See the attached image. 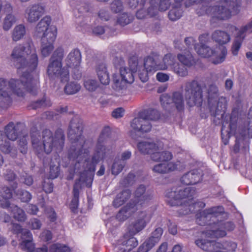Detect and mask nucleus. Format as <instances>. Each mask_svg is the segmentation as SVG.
<instances>
[{
	"instance_id": "nucleus-22",
	"label": "nucleus",
	"mask_w": 252,
	"mask_h": 252,
	"mask_svg": "<svg viewBox=\"0 0 252 252\" xmlns=\"http://www.w3.org/2000/svg\"><path fill=\"white\" fill-rule=\"evenodd\" d=\"M174 57L171 54H166L163 58V62L166 64L167 68L170 66L173 72L181 77H185L188 75L187 67L183 64L174 62Z\"/></svg>"
},
{
	"instance_id": "nucleus-21",
	"label": "nucleus",
	"mask_w": 252,
	"mask_h": 252,
	"mask_svg": "<svg viewBox=\"0 0 252 252\" xmlns=\"http://www.w3.org/2000/svg\"><path fill=\"white\" fill-rule=\"evenodd\" d=\"M159 55L157 54L152 53L144 59V66L146 71L150 74H153L159 70L167 69L166 64L159 63Z\"/></svg>"
},
{
	"instance_id": "nucleus-24",
	"label": "nucleus",
	"mask_w": 252,
	"mask_h": 252,
	"mask_svg": "<svg viewBox=\"0 0 252 252\" xmlns=\"http://www.w3.org/2000/svg\"><path fill=\"white\" fill-rule=\"evenodd\" d=\"M45 7L40 4H33L29 5L26 10L27 20L30 23L37 21L43 15Z\"/></svg>"
},
{
	"instance_id": "nucleus-4",
	"label": "nucleus",
	"mask_w": 252,
	"mask_h": 252,
	"mask_svg": "<svg viewBox=\"0 0 252 252\" xmlns=\"http://www.w3.org/2000/svg\"><path fill=\"white\" fill-rule=\"evenodd\" d=\"M195 194V189L191 187L184 189L174 187L166 193V202L170 206H181V208L178 210L179 214L186 215L200 211L205 207V203L202 201L194 202Z\"/></svg>"
},
{
	"instance_id": "nucleus-61",
	"label": "nucleus",
	"mask_w": 252,
	"mask_h": 252,
	"mask_svg": "<svg viewBox=\"0 0 252 252\" xmlns=\"http://www.w3.org/2000/svg\"><path fill=\"white\" fill-rule=\"evenodd\" d=\"M157 80L160 82H165L169 80V76L166 73L158 72L156 75Z\"/></svg>"
},
{
	"instance_id": "nucleus-52",
	"label": "nucleus",
	"mask_w": 252,
	"mask_h": 252,
	"mask_svg": "<svg viewBox=\"0 0 252 252\" xmlns=\"http://www.w3.org/2000/svg\"><path fill=\"white\" fill-rule=\"evenodd\" d=\"M163 232V229L161 227H158L152 232L150 237L158 242L162 235Z\"/></svg>"
},
{
	"instance_id": "nucleus-23",
	"label": "nucleus",
	"mask_w": 252,
	"mask_h": 252,
	"mask_svg": "<svg viewBox=\"0 0 252 252\" xmlns=\"http://www.w3.org/2000/svg\"><path fill=\"white\" fill-rule=\"evenodd\" d=\"M129 63V68L121 67L120 72L122 81H125L127 83L131 84L134 80V73L137 71L138 62L130 60Z\"/></svg>"
},
{
	"instance_id": "nucleus-58",
	"label": "nucleus",
	"mask_w": 252,
	"mask_h": 252,
	"mask_svg": "<svg viewBox=\"0 0 252 252\" xmlns=\"http://www.w3.org/2000/svg\"><path fill=\"white\" fill-rule=\"evenodd\" d=\"M42 239L45 242H48L52 239V233L51 231L45 230L41 234Z\"/></svg>"
},
{
	"instance_id": "nucleus-19",
	"label": "nucleus",
	"mask_w": 252,
	"mask_h": 252,
	"mask_svg": "<svg viewBox=\"0 0 252 252\" xmlns=\"http://www.w3.org/2000/svg\"><path fill=\"white\" fill-rule=\"evenodd\" d=\"M197 246L203 250H208L209 245H214L218 249H221L227 252H235L237 248V244L233 242H223L222 243L215 241L207 239H198L195 240Z\"/></svg>"
},
{
	"instance_id": "nucleus-25",
	"label": "nucleus",
	"mask_w": 252,
	"mask_h": 252,
	"mask_svg": "<svg viewBox=\"0 0 252 252\" xmlns=\"http://www.w3.org/2000/svg\"><path fill=\"white\" fill-rule=\"evenodd\" d=\"M202 177L203 175L198 169H194L184 174L181 178V182L185 185H195L202 180Z\"/></svg>"
},
{
	"instance_id": "nucleus-26",
	"label": "nucleus",
	"mask_w": 252,
	"mask_h": 252,
	"mask_svg": "<svg viewBox=\"0 0 252 252\" xmlns=\"http://www.w3.org/2000/svg\"><path fill=\"white\" fill-rule=\"evenodd\" d=\"M56 39L55 33H51L49 38L42 37L41 52L43 57H46L54 49V43Z\"/></svg>"
},
{
	"instance_id": "nucleus-7",
	"label": "nucleus",
	"mask_w": 252,
	"mask_h": 252,
	"mask_svg": "<svg viewBox=\"0 0 252 252\" xmlns=\"http://www.w3.org/2000/svg\"><path fill=\"white\" fill-rule=\"evenodd\" d=\"M242 0H224L221 1V5L207 6L203 5L196 10V14L199 16L207 15L211 16V23L215 22L216 20H226L232 15H236L240 11Z\"/></svg>"
},
{
	"instance_id": "nucleus-62",
	"label": "nucleus",
	"mask_w": 252,
	"mask_h": 252,
	"mask_svg": "<svg viewBox=\"0 0 252 252\" xmlns=\"http://www.w3.org/2000/svg\"><path fill=\"white\" fill-rule=\"evenodd\" d=\"M21 234V238L23 241H25L26 240H33L32 235L29 230L24 229Z\"/></svg>"
},
{
	"instance_id": "nucleus-47",
	"label": "nucleus",
	"mask_w": 252,
	"mask_h": 252,
	"mask_svg": "<svg viewBox=\"0 0 252 252\" xmlns=\"http://www.w3.org/2000/svg\"><path fill=\"white\" fill-rule=\"evenodd\" d=\"M84 86L89 91H94L97 87V83L95 80L87 79L84 81Z\"/></svg>"
},
{
	"instance_id": "nucleus-36",
	"label": "nucleus",
	"mask_w": 252,
	"mask_h": 252,
	"mask_svg": "<svg viewBox=\"0 0 252 252\" xmlns=\"http://www.w3.org/2000/svg\"><path fill=\"white\" fill-rule=\"evenodd\" d=\"M26 33V29L25 26L22 24H20L16 26L12 32V37L14 41H17L20 40Z\"/></svg>"
},
{
	"instance_id": "nucleus-37",
	"label": "nucleus",
	"mask_w": 252,
	"mask_h": 252,
	"mask_svg": "<svg viewBox=\"0 0 252 252\" xmlns=\"http://www.w3.org/2000/svg\"><path fill=\"white\" fill-rule=\"evenodd\" d=\"M133 236H131L130 238L123 242V246L125 247L123 249L124 252H128L138 245V241Z\"/></svg>"
},
{
	"instance_id": "nucleus-3",
	"label": "nucleus",
	"mask_w": 252,
	"mask_h": 252,
	"mask_svg": "<svg viewBox=\"0 0 252 252\" xmlns=\"http://www.w3.org/2000/svg\"><path fill=\"white\" fill-rule=\"evenodd\" d=\"M30 133L33 150L40 159L43 158L44 154L48 155L53 150L57 153H60L63 149L65 135L62 128H58L54 135L50 129H44L42 132V141L40 139V132L36 126L31 127Z\"/></svg>"
},
{
	"instance_id": "nucleus-27",
	"label": "nucleus",
	"mask_w": 252,
	"mask_h": 252,
	"mask_svg": "<svg viewBox=\"0 0 252 252\" xmlns=\"http://www.w3.org/2000/svg\"><path fill=\"white\" fill-rule=\"evenodd\" d=\"M169 160H170L160 161L162 162V163L154 166L153 169V171L156 173L165 174L176 170L177 169L178 164L173 162H169Z\"/></svg>"
},
{
	"instance_id": "nucleus-64",
	"label": "nucleus",
	"mask_w": 252,
	"mask_h": 252,
	"mask_svg": "<svg viewBox=\"0 0 252 252\" xmlns=\"http://www.w3.org/2000/svg\"><path fill=\"white\" fill-rule=\"evenodd\" d=\"M28 213L31 215H36L39 211L38 208L35 205L30 204L27 209Z\"/></svg>"
},
{
	"instance_id": "nucleus-30",
	"label": "nucleus",
	"mask_w": 252,
	"mask_h": 252,
	"mask_svg": "<svg viewBox=\"0 0 252 252\" xmlns=\"http://www.w3.org/2000/svg\"><path fill=\"white\" fill-rule=\"evenodd\" d=\"M96 71L100 83L105 85L109 84L110 78L106 64L103 63L98 64L96 68Z\"/></svg>"
},
{
	"instance_id": "nucleus-56",
	"label": "nucleus",
	"mask_w": 252,
	"mask_h": 252,
	"mask_svg": "<svg viewBox=\"0 0 252 252\" xmlns=\"http://www.w3.org/2000/svg\"><path fill=\"white\" fill-rule=\"evenodd\" d=\"M29 224L32 229H39L41 226V222L40 220L36 218L31 219Z\"/></svg>"
},
{
	"instance_id": "nucleus-34",
	"label": "nucleus",
	"mask_w": 252,
	"mask_h": 252,
	"mask_svg": "<svg viewBox=\"0 0 252 252\" xmlns=\"http://www.w3.org/2000/svg\"><path fill=\"white\" fill-rule=\"evenodd\" d=\"M52 103L49 99H47L45 96L40 99L35 101L32 102L30 105L28 106V109L36 110L39 108H43L51 106Z\"/></svg>"
},
{
	"instance_id": "nucleus-63",
	"label": "nucleus",
	"mask_w": 252,
	"mask_h": 252,
	"mask_svg": "<svg viewBox=\"0 0 252 252\" xmlns=\"http://www.w3.org/2000/svg\"><path fill=\"white\" fill-rule=\"evenodd\" d=\"M219 90L216 85L212 84L209 85L208 89V94L209 95H217L218 94Z\"/></svg>"
},
{
	"instance_id": "nucleus-11",
	"label": "nucleus",
	"mask_w": 252,
	"mask_h": 252,
	"mask_svg": "<svg viewBox=\"0 0 252 252\" xmlns=\"http://www.w3.org/2000/svg\"><path fill=\"white\" fill-rule=\"evenodd\" d=\"M159 118L160 114L158 110L152 108L144 109L139 112L138 117L132 120L131 126L135 131L148 132L152 128V125L149 121H156Z\"/></svg>"
},
{
	"instance_id": "nucleus-35",
	"label": "nucleus",
	"mask_w": 252,
	"mask_h": 252,
	"mask_svg": "<svg viewBox=\"0 0 252 252\" xmlns=\"http://www.w3.org/2000/svg\"><path fill=\"white\" fill-rule=\"evenodd\" d=\"M158 243L154 239L149 237L139 246L136 252H148Z\"/></svg>"
},
{
	"instance_id": "nucleus-1",
	"label": "nucleus",
	"mask_w": 252,
	"mask_h": 252,
	"mask_svg": "<svg viewBox=\"0 0 252 252\" xmlns=\"http://www.w3.org/2000/svg\"><path fill=\"white\" fill-rule=\"evenodd\" d=\"M11 58L18 73L21 69L25 71L20 79H6L0 78V107L6 109L12 102L11 91L18 97H24L27 92L35 95L39 84V72L36 68L38 59L32 41L24 45L19 44L12 51Z\"/></svg>"
},
{
	"instance_id": "nucleus-15",
	"label": "nucleus",
	"mask_w": 252,
	"mask_h": 252,
	"mask_svg": "<svg viewBox=\"0 0 252 252\" xmlns=\"http://www.w3.org/2000/svg\"><path fill=\"white\" fill-rule=\"evenodd\" d=\"M197 53L203 58L212 57V63L215 64L222 63L225 59L227 51L225 47H222L220 53L218 55L215 50L211 48L205 44L195 45Z\"/></svg>"
},
{
	"instance_id": "nucleus-40",
	"label": "nucleus",
	"mask_w": 252,
	"mask_h": 252,
	"mask_svg": "<svg viewBox=\"0 0 252 252\" xmlns=\"http://www.w3.org/2000/svg\"><path fill=\"white\" fill-rule=\"evenodd\" d=\"M16 195L23 202H28L32 199V195L29 191L24 189H18L15 191Z\"/></svg>"
},
{
	"instance_id": "nucleus-44",
	"label": "nucleus",
	"mask_w": 252,
	"mask_h": 252,
	"mask_svg": "<svg viewBox=\"0 0 252 252\" xmlns=\"http://www.w3.org/2000/svg\"><path fill=\"white\" fill-rule=\"evenodd\" d=\"M132 19V16H129L127 13H124L118 18L117 23L122 26H125L130 23Z\"/></svg>"
},
{
	"instance_id": "nucleus-50",
	"label": "nucleus",
	"mask_w": 252,
	"mask_h": 252,
	"mask_svg": "<svg viewBox=\"0 0 252 252\" xmlns=\"http://www.w3.org/2000/svg\"><path fill=\"white\" fill-rule=\"evenodd\" d=\"M60 167L59 165H50L49 179H54L57 178L60 174Z\"/></svg>"
},
{
	"instance_id": "nucleus-57",
	"label": "nucleus",
	"mask_w": 252,
	"mask_h": 252,
	"mask_svg": "<svg viewBox=\"0 0 252 252\" xmlns=\"http://www.w3.org/2000/svg\"><path fill=\"white\" fill-rule=\"evenodd\" d=\"M79 205V200L75 199H72L71 202L69 204V209L72 213L74 214L78 213V208Z\"/></svg>"
},
{
	"instance_id": "nucleus-17",
	"label": "nucleus",
	"mask_w": 252,
	"mask_h": 252,
	"mask_svg": "<svg viewBox=\"0 0 252 252\" xmlns=\"http://www.w3.org/2000/svg\"><path fill=\"white\" fill-rule=\"evenodd\" d=\"M228 28L229 31L232 32H237L231 49L232 54L234 56H237L242 43L246 37L247 31L252 28V20L247 25L241 27L240 29L234 25H230Z\"/></svg>"
},
{
	"instance_id": "nucleus-60",
	"label": "nucleus",
	"mask_w": 252,
	"mask_h": 252,
	"mask_svg": "<svg viewBox=\"0 0 252 252\" xmlns=\"http://www.w3.org/2000/svg\"><path fill=\"white\" fill-rule=\"evenodd\" d=\"M4 177L6 180L9 182H12L15 180L16 175L13 171L11 170H7L6 171V173L4 174Z\"/></svg>"
},
{
	"instance_id": "nucleus-41",
	"label": "nucleus",
	"mask_w": 252,
	"mask_h": 252,
	"mask_svg": "<svg viewBox=\"0 0 252 252\" xmlns=\"http://www.w3.org/2000/svg\"><path fill=\"white\" fill-rule=\"evenodd\" d=\"M15 22L16 18L14 15L11 14H7L4 19L3 29L5 31L9 30Z\"/></svg>"
},
{
	"instance_id": "nucleus-32",
	"label": "nucleus",
	"mask_w": 252,
	"mask_h": 252,
	"mask_svg": "<svg viewBox=\"0 0 252 252\" xmlns=\"http://www.w3.org/2000/svg\"><path fill=\"white\" fill-rule=\"evenodd\" d=\"M172 104L175 107L179 112L184 110V99L182 93L176 91L173 93L172 95Z\"/></svg>"
},
{
	"instance_id": "nucleus-6",
	"label": "nucleus",
	"mask_w": 252,
	"mask_h": 252,
	"mask_svg": "<svg viewBox=\"0 0 252 252\" xmlns=\"http://www.w3.org/2000/svg\"><path fill=\"white\" fill-rule=\"evenodd\" d=\"M227 105L226 98L221 96L218 99L215 111L213 112L212 107L210 110L211 115L214 117L213 123L215 125H222L221 135L225 145L228 144L231 136L236 135L238 120L237 116L232 113H225Z\"/></svg>"
},
{
	"instance_id": "nucleus-13",
	"label": "nucleus",
	"mask_w": 252,
	"mask_h": 252,
	"mask_svg": "<svg viewBox=\"0 0 252 252\" xmlns=\"http://www.w3.org/2000/svg\"><path fill=\"white\" fill-rule=\"evenodd\" d=\"M139 151L144 155H151V159L154 161H166L171 160L172 154L168 151L158 152V147L154 142L149 141H140L137 145Z\"/></svg>"
},
{
	"instance_id": "nucleus-42",
	"label": "nucleus",
	"mask_w": 252,
	"mask_h": 252,
	"mask_svg": "<svg viewBox=\"0 0 252 252\" xmlns=\"http://www.w3.org/2000/svg\"><path fill=\"white\" fill-rule=\"evenodd\" d=\"M125 166V163L121 160L115 161L111 168L112 174L115 175H118L123 170Z\"/></svg>"
},
{
	"instance_id": "nucleus-55",
	"label": "nucleus",
	"mask_w": 252,
	"mask_h": 252,
	"mask_svg": "<svg viewBox=\"0 0 252 252\" xmlns=\"http://www.w3.org/2000/svg\"><path fill=\"white\" fill-rule=\"evenodd\" d=\"M135 177L136 176L134 174L129 172L126 177L124 179L122 184L125 186H127L131 184H133L135 181Z\"/></svg>"
},
{
	"instance_id": "nucleus-45",
	"label": "nucleus",
	"mask_w": 252,
	"mask_h": 252,
	"mask_svg": "<svg viewBox=\"0 0 252 252\" xmlns=\"http://www.w3.org/2000/svg\"><path fill=\"white\" fill-rule=\"evenodd\" d=\"M150 6L148 8L147 11V15L150 17H153L156 16L158 13V8L155 5L156 3V0H150Z\"/></svg>"
},
{
	"instance_id": "nucleus-39",
	"label": "nucleus",
	"mask_w": 252,
	"mask_h": 252,
	"mask_svg": "<svg viewBox=\"0 0 252 252\" xmlns=\"http://www.w3.org/2000/svg\"><path fill=\"white\" fill-rule=\"evenodd\" d=\"M70 248L66 245L55 243L49 247V252H70Z\"/></svg>"
},
{
	"instance_id": "nucleus-31",
	"label": "nucleus",
	"mask_w": 252,
	"mask_h": 252,
	"mask_svg": "<svg viewBox=\"0 0 252 252\" xmlns=\"http://www.w3.org/2000/svg\"><path fill=\"white\" fill-rule=\"evenodd\" d=\"M131 191L129 189L123 190L118 193L113 201V205L115 208H119L127 201L131 196Z\"/></svg>"
},
{
	"instance_id": "nucleus-2",
	"label": "nucleus",
	"mask_w": 252,
	"mask_h": 252,
	"mask_svg": "<svg viewBox=\"0 0 252 252\" xmlns=\"http://www.w3.org/2000/svg\"><path fill=\"white\" fill-rule=\"evenodd\" d=\"M83 125L82 120L75 116L70 121L68 128V137L71 146L68 152V158L77 163H83L84 170L80 174V179L86 183L87 188H91L94 180L97 164L106 157L113 153L115 146L106 147L112 133L111 128L106 126L102 129L98 138L94 151L92 157H89L90 151L84 149L86 140L83 136Z\"/></svg>"
},
{
	"instance_id": "nucleus-18",
	"label": "nucleus",
	"mask_w": 252,
	"mask_h": 252,
	"mask_svg": "<svg viewBox=\"0 0 252 252\" xmlns=\"http://www.w3.org/2000/svg\"><path fill=\"white\" fill-rule=\"evenodd\" d=\"M67 68H72V77L75 80L80 79L82 76L80 70L81 55L79 50L74 49L71 51L65 60Z\"/></svg>"
},
{
	"instance_id": "nucleus-53",
	"label": "nucleus",
	"mask_w": 252,
	"mask_h": 252,
	"mask_svg": "<svg viewBox=\"0 0 252 252\" xmlns=\"http://www.w3.org/2000/svg\"><path fill=\"white\" fill-rule=\"evenodd\" d=\"M171 0H159L158 4V10L160 11H165L170 6Z\"/></svg>"
},
{
	"instance_id": "nucleus-5",
	"label": "nucleus",
	"mask_w": 252,
	"mask_h": 252,
	"mask_svg": "<svg viewBox=\"0 0 252 252\" xmlns=\"http://www.w3.org/2000/svg\"><path fill=\"white\" fill-rule=\"evenodd\" d=\"M224 212V208L221 206L206 209L196 213V222L199 225H207L214 228L210 231L211 235L216 238L223 237L226 235L225 230L232 231L235 228L233 222L220 219Z\"/></svg>"
},
{
	"instance_id": "nucleus-48",
	"label": "nucleus",
	"mask_w": 252,
	"mask_h": 252,
	"mask_svg": "<svg viewBox=\"0 0 252 252\" xmlns=\"http://www.w3.org/2000/svg\"><path fill=\"white\" fill-rule=\"evenodd\" d=\"M45 212L47 215L48 220L51 222H55L57 219V214L53 207H46L45 209Z\"/></svg>"
},
{
	"instance_id": "nucleus-10",
	"label": "nucleus",
	"mask_w": 252,
	"mask_h": 252,
	"mask_svg": "<svg viewBox=\"0 0 252 252\" xmlns=\"http://www.w3.org/2000/svg\"><path fill=\"white\" fill-rule=\"evenodd\" d=\"M64 57V50L62 47L57 48L50 59L47 73L52 79L60 78L63 83L69 79V70L66 67H62V61Z\"/></svg>"
},
{
	"instance_id": "nucleus-9",
	"label": "nucleus",
	"mask_w": 252,
	"mask_h": 252,
	"mask_svg": "<svg viewBox=\"0 0 252 252\" xmlns=\"http://www.w3.org/2000/svg\"><path fill=\"white\" fill-rule=\"evenodd\" d=\"M24 125L18 122L16 124L12 122H9L4 127V132L0 130V150L4 154H9L13 148L8 139L15 141L18 136L23 133ZM4 163L3 158L0 154V167Z\"/></svg>"
},
{
	"instance_id": "nucleus-16",
	"label": "nucleus",
	"mask_w": 252,
	"mask_h": 252,
	"mask_svg": "<svg viewBox=\"0 0 252 252\" xmlns=\"http://www.w3.org/2000/svg\"><path fill=\"white\" fill-rule=\"evenodd\" d=\"M153 213L148 209L138 212L133 222L128 227L130 236H134L144 229L150 221Z\"/></svg>"
},
{
	"instance_id": "nucleus-14",
	"label": "nucleus",
	"mask_w": 252,
	"mask_h": 252,
	"mask_svg": "<svg viewBox=\"0 0 252 252\" xmlns=\"http://www.w3.org/2000/svg\"><path fill=\"white\" fill-rule=\"evenodd\" d=\"M0 193L5 200L1 201L0 206L2 208L7 209L16 220L21 222L25 221L27 220V216L25 211L17 205L11 204L8 200L12 197L11 189L7 187H3L1 189Z\"/></svg>"
},
{
	"instance_id": "nucleus-20",
	"label": "nucleus",
	"mask_w": 252,
	"mask_h": 252,
	"mask_svg": "<svg viewBox=\"0 0 252 252\" xmlns=\"http://www.w3.org/2000/svg\"><path fill=\"white\" fill-rule=\"evenodd\" d=\"M51 22V18L50 16H46L43 17L37 25L35 30V35L36 36L46 37L49 38L51 33H55L57 37V30L56 27L49 26Z\"/></svg>"
},
{
	"instance_id": "nucleus-43",
	"label": "nucleus",
	"mask_w": 252,
	"mask_h": 252,
	"mask_svg": "<svg viewBox=\"0 0 252 252\" xmlns=\"http://www.w3.org/2000/svg\"><path fill=\"white\" fill-rule=\"evenodd\" d=\"M22 249L27 252H33L35 249V245L32 240H26L22 241L20 244Z\"/></svg>"
},
{
	"instance_id": "nucleus-49",
	"label": "nucleus",
	"mask_w": 252,
	"mask_h": 252,
	"mask_svg": "<svg viewBox=\"0 0 252 252\" xmlns=\"http://www.w3.org/2000/svg\"><path fill=\"white\" fill-rule=\"evenodd\" d=\"M111 10L116 13L120 12L123 8L122 2L120 0H114L111 3Z\"/></svg>"
},
{
	"instance_id": "nucleus-29",
	"label": "nucleus",
	"mask_w": 252,
	"mask_h": 252,
	"mask_svg": "<svg viewBox=\"0 0 252 252\" xmlns=\"http://www.w3.org/2000/svg\"><path fill=\"white\" fill-rule=\"evenodd\" d=\"M212 39L220 45L228 43L230 40V35L226 32L216 30L212 34Z\"/></svg>"
},
{
	"instance_id": "nucleus-38",
	"label": "nucleus",
	"mask_w": 252,
	"mask_h": 252,
	"mask_svg": "<svg viewBox=\"0 0 252 252\" xmlns=\"http://www.w3.org/2000/svg\"><path fill=\"white\" fill-rule=\"evenodd\" d=\"M80 89L81 86L79 84L71 82L65 85L64 91L67 94H73L78 92Z\"/></svg>"
},
{
	"instance_id": "nucleus-59",
	"label": "nucleus",
	"mask_w": 252,
	"mask_h": 252,
	"mask_svg": "<svg viewBox=\"0 0 252 252\" xmlns=\"http://www.w3.org/2000/svg\"><path fill=\"white\" fill-rule=\"evenodd\" d=\"M124 109L122 107L115 109L112 112V116L115 118H120L124 116Z\"/></svg>"
},
{
	"instance_id": "nucleus-33",
	"label": "nucleus",
	"mask_w": 252,
	"mask_h": 252,
	"mask_svg": "<svg viewBox=\"0 0 252 252\" xmlns=\"http://www.w3.org/2000/svg\"><path fill=\"white\" fill-rule=\"evenodd\" d=\"M177 59L179 62L186 67L189 68L195 65L196 62L190 52L185 54H178Z\"/></svg>"
},
{
	"instance_id": "nucleus-54",
	"label": "nucleus",
	"mask_w": 252,
	"mask_h": 252,
	"mask_svg": "<svg viewBox=\"0 0 252 252\" xmlns=\"http://www.w3.org/2000/svg\"><path fill=\"white\" fill-rule=\"evenodd\" d=\"M43 190L47 193H51L53 190L54 185L52 182L48 179V182L44 181L42 183Z\"/></svg>"
},
{
	"instance_id": "nucleus-46",
	"label": "nucleus",
	"mask_w": 252,
	"mask_h": 252,
	"mask_svg": "<svg viewBox=\"0 0 252 252\" xmlns=\"http://www.w3.org/2000/svg\"><path fill=\"white\" fill-rule=\"evenodd\" d=\"M19 149L20 152L23 154H26L28 151V142L27 136L24 135L19 140L18 143Z\"/></svg>"
},
{
	"instance_id": "nucleus-28",
	"label": "nucleus",
	"mask_w": 252,
	"mask_h": 252,
	"mask_svg": "<svg viewBox=\"0 0 252 252\" xmlns=\"http://www.w3.org/2000/svg\"><path fill=\"white\" fill-rule=\"evenodd\" d=\"M184 0H174L172 8L168 14L169 19L172 21L179 19L183 15L182 2Z\"/></svg>"
},
{
	"instance_id": "nucleus-8",
	"label": "nucleus",
	"mask_w": 252,
	"mask_h": 252,
	"mask_svg": "<svg viewBox=\"0 0 252 252\" xmlns=\"http://www.w3.org/2000/svg\"><path fill=\"white\" fill-rule=\"evenodd\" d=\"M153 197L152 192L147 190L144 185H139L134 192L133 198L119 211L116 215V219L120 221H124L129 217V211L134 212L146 209L151 204Z\"/></svg>"
},
{
	"instance_id": "nucleus-51",
	"label": "nucleus",
	"mask_w": 252,
	"mask_h": 252,
	"mask_svg": "<svg viewBox=\"0 0 252 252\" xmlns=\"http://www.w3.org/2000/svg\"><path fill=\"white\" fill-rule=\"evenodd\" d=\"M160 101L162 106L165 107L167 105L172 104V96L166 94H162L160 97Z\"/></svg>"
},
{
	"instance_id": "nucleus-12",
	"label": "nucleus",
	"mask_w": 252,
	"mask_h": 252,
	"mask_svg": "<svg viewBox=\"0 0 252 252\" xmlns=\"http://www.w3.org/2000/svg\"><path fill=\"white\" fill-rule=\"evenodd\" d=\"M206 87L201 81L193 80L186 83L185 86V96L190 107L196 105L200 107L203 102V89Z\"/></svg>"
}]
</instances>
